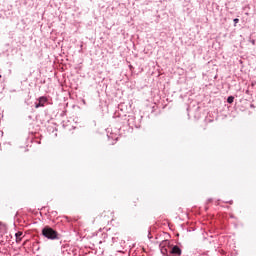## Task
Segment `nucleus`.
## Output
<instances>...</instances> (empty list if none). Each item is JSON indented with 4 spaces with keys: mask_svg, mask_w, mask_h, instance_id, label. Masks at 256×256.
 <instances>
[{
    "mask_svg": "<svg viewBox=\"0 0 256 256\" xmlns=\"http://www.w3.org/2000/svg\"><path fill=\"white\" fill-rule=\"evenodd\" d=\"M252 44L255 45V40L252 41Z\"/></svg>",
    "mask_w": 256,
    "mask_h": 256,
    "instance_id": "obj_12",
    "label": "nucleus"
},
{
    "mask_svg": "<svg viewBox=\"0 0 256 256\" xmlns=\"http://www.w3.org/2000/svg\"><path fill=\"white\" fill-rule=\"evenodd\" d=\"M37 101L38 102H35V109H39V107H45V103H47L49 99H47L45 96H41L37 99Z\"/></svg>",
    "mask_w": 256,
    "mask_h": 256,
    "instance_id": "obj_4",
    "label": "nucleus"
},
{
    "mask_svg": "<svg viewBox=\"0 0 256 256\" xmlns=\"http://www.w3.org/2000/svg\"><path fill=\"white\" fill-rule=\"evenodd\" d=\"M148 239H153V236H151V232L148 233Z\"/></svg>",
    "mask_w": 256,
    "mask_h": 256,
    "instance_id": "obj_9",
    "label": "nucleus"
},
{
    "mask_svg": "<svg viewBox=\"0 0 256 256\" xmlns=\"http://www.w3.org/2000/svg\"><path fill=\"white\" fill-rule=\"evenodd\" d=\"M159 249L163 256H181V248L178 245H173L169 240H163L159 244Z\"/></svg>",
    "mask_w": 256,
    "mask_h": 256,
    "instance_id": "obj_1",
    "label": "nucleus"
},
{
    "mask_svg": "<svg viewBox=\"0 0 256 256\" xmlns=\"http://www.w3.org/2000/svg\"><path fill=\"white\" fill-rule=\"evenodd\" d=\"M15 237H16V243H21L22 241V237H23V232L21 231H18L16 234H15Z\"/></svg>",
    "mask_w": 256,
    "mask_h": 256,
    "instance_id": "obj_6",
    "label": "nucleus"
},
{
    "mask_svg": "<svg viewBox=\"0 0 256 256\" xmlns=\"http://www.w3.org/2000/svg\"><path fill=\"white\" fill-rule=\"evenodd\" d=\"M233 101H235V97L234 96H228L227 103H229L231 105L233 103Z\"/></svg>",
    "mask_w": 256,
    "mask_h": 256,
    "instance_id": "obj_7",
    "label": "nucleus"
},
{
    "mask_svg": "<svg viewBox=\"0 0 256 256\" xmlns=\"http://www.w3.org/2000/svg\"><path fill=\"white\" fill-rule=\"evenodd\" d=\"M127 123L130 127H136V129H139L141 126L137 124V121H135V117L133 115L128 116Z\"/></svg>",
    "mask_w": 256,
    "mask_h": 256,
    "instance_id": "obj_5",
    "label": "nucleus"
},
{
    "mask_svg": "<svg viewBox=\"0 0 256 256\" xmlns=\"http://www.w3.org/2000/svg\"><path fill=\"white\" fill-rule=\"evenodd\" d=\"M59 244L61 245L62 255H71V245L67 241L60 240Z\"/></svg>",
    "mask_w": 256,
    "mask_h": 256,
    "instance_id": "obj_3",
    "label": "nucleus"
},
{
    "mask_svg": "<svg viewBox=\"0 0 256 256\" xmlns=\"http://www.w3.org/2000/svg\"><path fill=\"white\" fill-rule=\"evenodd\" d=\"M226 203H229L230 205H233V200H230L229 202H226Z\"/></svg>",
    "mask_w": 256,
    "mask_h": 256,
    "instance_id": "obj_10",
    "label": "nucleus"
},
{
    "mask_svg": "<svg viewBox=\"0 0 256 256\" xmlns=\"http://www.w3.org/2000/svg\"><path fill=\"white\" fill-rule=\"evenodd\" d=\"M233 21H234V27H237V23H239V18H234Z\"/></svg>",
    "mask_w": 256,
    "mask_h": 256,
    "instance_id": "obj_8",
    "label": "nucleus"
},
{
    "mask_svg": "<svg viewBox=\"0 0 256 256\" xmlns=\"http://www.w3.org/2000/svg\"><path fill=\"white\" fill-rule=\"evenodd\" d=\"M52 215H57V212H52Z\"/></svg>",
    "mask_w": 256,
    "mask_h": 256,
    "instance_id": "obj_11",
    "label": "nucleus"
},
{
    "mask_svg": "<svg viewBox=\"0 0 256 256\" xmlns=\"http://www.w3.org/2000/svg\"><path fill=\"white\" fill-rule=\"evenodd\" d=\"M42 235L50 241H61V238L63 237L59 232H57V230L51 228L50 226H45L42 229Z\"/></svg>",
    "mask_w": 256,
    "mask_h": 256,
    "instance_id": "obj_2",
    "label": "nucleus"
}]
</instances>
